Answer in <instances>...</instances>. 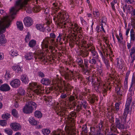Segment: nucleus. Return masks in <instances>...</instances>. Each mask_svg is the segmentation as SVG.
Masks as SVG:
<instances>
[{"label":"nucleus","instance_id":"a211bd4d","mask_svg":"<svg viewBox=\"0 0 135 135\" xmlns=\"http://www.w3.org/2000/svg\"><path fill=\"white\" fill-rule=\"evenodd\" d=\"M21 79L22 83L25 84H27L29 81L28 77L25 74H23L21 75Z\"/></svg>","mask_w":135,"mask_h":135},{"label":"nucleus","instance_id":"cd10ccee","mask_svg":"<svg viewBox=\"0 0 135 135\" xmlns=\"http://www.w3.org/2000/svg\"><path fill=\"white\" fill-rule=\"evenodd\" d=\"M91 54L93 58H95V59H98V55L97 52L94 49H91L90 50Z\"/></svg>","mask_w":135,"mask_h":135},{"label":"nucleus","instance_id":"2eb2a0df","mask_svg":"<svg viewBox=\"0 0 135 135\" xmlns=\"http://www.w3.org/2000/svg\"><path fill=\"white\" fill-rule=\"evenodd\" d=\"M70 123L71 121H69L68 123H70L69 124L66 126V128L68 129L67 132L70 134L71 132H72V129L74 128L73 127L75 125L74 122H73V123L71 122V123Z\"/></svg>","mask_w":135,"mask_h":135},{"label":"nucleus","instance_id":"a19ab883","mask_svg":"<svg viewBox=\"0 0 135 135\" xmlns=\"http://www.w3.org/2000/svg\"><path fill=\"white\" fill-rule=\"evenodd\" d=\"M62 134V131L60 129L57 131L54 132L52 135H61Z\"/></svg>","mask_w":135,"mask_h":135},{"label":"nucleus","instance_id":"7ed1b4c3","mask_svg":"<svg viewBox=\"0 0 135 135\" xmlns=\"http://www.w3.org/2000/svg\"><path fill=\"white\" fill-rule=\"evenodd\" d=\"M41 48L42 50H40L43 52V55L45 57L44 54V49H45V51L47 52L48 50V48L50 50H53L54 47L53 46L57 47V44L55 42L54 40L51 39L50 40V38L48 37H46L41 42Z\"/></svg>","mask_w":135,"mask_h":135},{"label":"nucleus","instance_id":"423d86ee","mask_svg":"<svg viewBox=\"0 0 135 135\" xmlns=\"http://www.w3.org/2000/svg\"><path fill=\"white\" fill-rule=\"evenodd\" d=\"M36 104L32 102H30L26 104L23 109V112L26 114L31 113L33 109H36Z\"/></svg>","mask_w":135,"mask_h":135},{"label":"nucleus","instance_id":"f3484780","mask_svg":"<svg viewBox=\"0 0 135 135\" xmlns=\"http://www.w3.org/2000/svg\"><path fill=\"white\" fill-rule=\"evenodd\" d=\"M26 92L24 89L21 87L18 90V95L17 97L20 98L21 97L24 96Z\"/></svg>","mask_w":135,"mask_h":135},{"label":"nucleus","instance_id":"79ce46f5","mask_svg":"<svg viewBox=\"0 0 135 135\" xmlns=\"http://www.w3.org/2000/svg\"><path fill=\"white\" fill-rule=\"evenodd\" d=\"M2 116L3 118L7 119L10 117L11 115L9 113H7L3 114Z\"/></svg>","mask_w":135,"mask_h":135},{"label":"nucleus","instance_id":"4be33fe9","mask_svg":"<svg viewBox=\"0 0 135 135\" xmlns=\"http://www.w3.org/2000/svg\"><path fill=\"white\" fill-rule=\"evenodd\" d=\"M28 8L29 9H30V8L31 9V11H32L33 12H36L39 11L41 9V7L39 6H35L33 8H31L29 5H28ZM32 12L30 13H31Z\"/></svg>","mask_w":135,"mask_h":135},{"label":"nucleus","instance_id":"e433bc0d","mask_svg":"<svg viewBox=\"0 0 135 135\" xmlns=\"http://www.w3.org/2000/svg\"><path fill=\"white\" fill-rule=\"evenodd\" d=\"M42 132L44 135H48L50 132V130L48 129H42Z\"/></svg>","mask_w":135,"mask_h":135},{"label":"nucleus","instance_id":"5701e85b","mask_svg":"<svg viewBox=\"0 0 135 135\" xmlns=\"http://www.w3.org/2000/svg\"><path fill=\"white\" fill-rule=\"evenodd\" d=\"M123 8L124 12L126 11L128 13H129L130 12L132 8V7L130 5L127 6V4H126L123 6Z\"/></svg>","mask_w":135,"mask_h":135},{"label":"nucleus","instance_id":"ddd939ff","mask_svg":"<svg viewBox=\"0 0 135 135\" xmlns=\"http://www.w3.org/2000/svg\"><path fill=\"white\" fill-rule=\"evenodd\" d=\"M117 67L119 69H122L124 66V61L121 58H118L117 59Z\"/></svg>","mask_w":135,"mask_h":135},{"label":"nucleus","instance_id":"13d9d810","mask_svg":"<svg viewBox=\"0 0 135 135\" xmlns=\"http://www.w3.org/2000/svg\"><path fill=\"white\" fill-rule=\"evenodd\" d=\"M82 46L84 47H87V46L88 45V44H87V42L84 40H83L82 42Z\"/></svg>","mask_w":135,"mask_h":135},{"label":"nucleus","instance_id":"5fc2aeb1","mask_svg":"<svg viewBox=\"0 0 135 135\" xmlns=\"http://www.w3.org/2000/svg\"><path fill=\"white\" fill-rule=\"evenodd\" d=\"M7 124L6 121L5 120H0V125L2 126H5Z\"/></svg>","mask_w":135,"mask_h":135},{"label":"nucleus","instance_id":"f704fd0d","mask_svg":"<svg viewBox=\"0 0 135 135\" xmlns=\"http://www.w3.org/2000/svg\"><path fill=\"white\" fill-rule=\"evenodd\" d=\"M4 131L8 135H12L13 134V131L10 128H7L5 129Z\"/></svg>","mask_w":135,"mask_h":135},{"label":"nucleus","instance_id":"4c0bfd02","mask_svg":"<svg viewBox=\"0 0 135 135\" xmlns=\"http://www.w3.org/2000/svg\"><path fill=\"white\" fill-rule=\"evenodd\" d=\"M71 89V86L69 84H68L65 85L64 89L67 92L66 93H68V91H70Z\"/></svg>","mask_w":135,"mask_h":135},{"label":"nucleus","instance_id":"8fccbe9b","mask_svg":"<svg viewBox=\"0 0 135 135\" xmlns=\"http://www.w3.org/2000/svg\"><path fill=\"white\" fill-rule=\"evenodd\" d=\"M110 129L113 132H115L117 130V128L113 124L111 125Z\"/></svg>","mask_w":135,"mask_h":135},{"label":"nucleus","instance_id":"2f4dec72","mask_svg":"<svg viewBox=\"0 0 135 135\" xmlns=\"http://www.w3.org/2000/svg\"><path fill=\"white\" fill-rule=\"evenodd\" d=\"M116 37L118 39V42L120 43H122L123 38L122 33H119V36H116Z\"/></svg>","mask_w":135,"mask_h":135},{"label":"nucleus","instance_id":"f8f14e48","mask_svg":"<svg viewBox=\"0 0 135 135\" xmlns=\"http://www.w3.org/2000/svg\"><path fill=\"white\" fill-rule=\"evenodd\" d=\"M70 28L74 32L78 33H81L82 31L81 28L78 27V25L75 23L71 24Z\"/></svg>","mask_w":135,"mask_h":135},{"label":"nucleus","instance_id":"e2e57ef3","mask_svg":"<svg viewBox=\"0 0 135 135\" xmlns=\"http://www.w3.org/2000/svg\"><path fill=\"white\" fill-rule=\"evenodd\" d=\"M61 108V107H60ZM59 112V115H63L65 114V113L64 112H63L62 109H59L58 111Z\"/></svg>","mask_w":135,"mask_h":135},{"label":"nucleus","instance_id":"09e8293b","mask_svg":"<svg viewBox=\"0 0 135 135\" xmlns=\"http://www.w3.org/2000/svg\"><path fill=\"white\" fill-rule=\"evenodd\" d=\"M135 53V48L134 47H133L131 50V51L130 53V55L131 56V58L132 57V55L133 54Z\"/></svg>","mask_w":135,"mask_h":135},{"label":"nucleus","instance_id":"7c9ffc66","mask_svg":"<svg viewBox=\"0 0 135 135\" xmlns=\"http://www.w3.org/2000/svg\"><path fill=\"white\" fill-rule=\"evenodd\" d=\"M17 28L20 30H23V25L22 22L18 21L17 22Z\"/></svg>","mask_w":135,"mask_h":135},{"label":"nucleus","instance_id":"69168bd1","mask_svg":"<svg viewBox=\"0 0 135 135\" xmlns=\"http://www.w3.org/2000/svg\"><path fill=\"white\" fill-rule=\"evenodd\" d=\"M132 42L131 41L130 43H129L128 42H127V46L128 49H129L131 48L132 45Z\"/></svg>","mask_w":135,"mask_h":135},{"label":"nucleus","instance_id":"f257e3e1","mask_svg":"<svg viewBox=\"0 0 135 135\" xmlns=\"http://www.w3.org/2000/svg\"><path fill=\"white\" fill-rule=\"evenodd\" d=\"M30 0H17L16 2L15 7H12L10 10V15L4 17L0 21V46L5 44L6 40L3 33L5 32L6 28L8 27L10 25L12 20L14 18V16L16 12L22 8L26 12L30 13L31 9H29L28 2Z\"/></svg>","mask_w":135,"mask_h":135},{"label":"nucleus","instance_id":"20e7f679","mask_svg":"<svg viewBox=\"0 0 135 135\" xmlns=\"http://www.w3.org/2000/svg\"><path fill=\"white\" fill-rule=\"evenodd\" d=\"M33 55L34 56L35 60L36 61L43 60L44 59L43 52L41 51H38L33 53L32 52L27 53L25 55V57L26 60H30L33 59Z\"/></svg>","mask_w":135,"mask_h":135},{"label":"nucleus","instance_id":"9b49d317","mask_svg":"<svg viewBox=\"0 0 135 135\" xmlns=\"http://www.w3.org/2000/svg\"><path fill=\"white\" fill-rule=\"evenodd\" d=\"M10 126L12 130L15 131L20 130L22 128L20 124L16 122L11 123L10 124Z\"/></svg>","mask_w":135,"mask_h":135},{"label":"nucleus","instance_id":"4d7b16f0","mask_svg":"<svg viewBox=\"0 0 135 135\" xmlns=\"http://www.w3.org/2000/svg\"><path fill=\"white\" fill-rule=\"evenodd\" d=\"M101 20L102 23H104L105 24L107 22V18L105 17H102Z\"/></svg>","mask_w":135,"mask_h":135},{"label":"nucleus","instance_id":"aec40b11","mask_svg":"<svg viewBox=\"0 0 135 135\" xmlns=\"http://www.w3.org/2000/svg\"><path fill=\"white\" fill-rule=\"evenodd\" d=\"M28 120L30 123L33 125H36L38 123V122L33 117H30Z\"/></svg>","mask_w":135,"mask_h":135},{"label":"nucleus","instance_id":"c03bdc74","mask_svg":"<svg viewBox=\"0 0 135 135\" xmlns=\"http://www.w3.org/2000/svg\"><path fill=\"white\" fill-rule=\"evenodd\" d=\"M119 104L117 103L115 104V108L114 109V111L115 112H117L119 110Z\"/></svg>","mask_w":135,"mask_h":135},{"label":"nucleus","instance_id":"3c124183","mask_svg":"<svg viewBox=\"0 0 135 135\" xmlns=\"http://www.w3.org/2000/svg\"><path fill=\"white\" fill-rule=\"evenodd\" d=\"M97 59H95V58H93L91 60H89V62L93 64H95L96 63V60Z\"/></svg>","mask_w":135,"mask_h":135},{"label":"nucleus","instance_id":"a18cd8bd","mask_svg":"<svg viewBox=\"0 0 135 135\" xmlns=\"http://www.w3.org/2000/svg\"><path fill=\"white\" fill-rule=\"evenodd\" d=\"M133 85H135V77L133 75L132 76L130 88L132 87Z\"/></svg>","mask_w":135,"mask_h":135},{"label":"nucleus","instance_id":"6ab92c4d","mask_svg":"<svg viewBox=\"0 0 135 135\" xmlns=\"http://www.w3.org/2000/svg\"><path fill=\"white\" fill-rule=\"evenodd\" d=\"M87 104H88L86 101H82L78 105L77 107L79 109H81L82 107L85 109H86L87 106Z\"/></svg>","mask_w":135,"mask_h":135},{"label":"nucleus","instance_id":"dca6fc26","mask_svg":"<svg viewBox=\"0 0 135 135\" xmlns=\"http://www.w3.org/2000/svg\"><path fill=\"white\" fill-rule=\"evenodd\" d=\"M93 17L95 19H97L100 16V13L98 9L94 7L93 9Z\"/></svg>","mask_w":135,"mask_h":135},{"label":"nucleus","instance_id":"6e6d98bb","mask_svg":"<svg viewBox=\"0 0 135 135\" xmlns=\"http://www.w3.org/2000/svg\"><path fill=\"white\" fill-rule=\"evenodd\" d=\"M52 99V97L51 96L46 97L45 99V101H47L48 102H51V101Z\"/></svg>","mask_w":135,"mask_h":135},{"label":"nucleus","instance_id":"052dcab7","mask_svg":"<svg viewBox=\"0 0 135 135\" xmlns=\"http://www.w3.org/2000/svg\"><path fill=\"white\" fill-rule=\"evenodd\" d=\"M44 13L46 14H47L49 13L50 11V9L48 7H46L45 8H44Z\"/></svg>","mask_w":135,"mask_h":135},{"label":"nucleus","instance_id":"864d4df0","mask_svg":"<svg viewBox=\"0 0 135 135\" xmlns=\"http://www.w3.org/2000/svg\"><path fill=\"white\" fill-rule=\"evenodd\" d=\"M130 41L133 42L135 41V34L130 35Z\"/></svg>","mask_w":135,"mask_h":135},{"label":"nucleus","instance_id":"f03ea898","mask_svg":"<svg viewBox=\"0 0 135 135\" xmlns=\"http://www.w3.org/2000/svg\"><path fill=\"white\" fill-rule=\"evenodd\" d=\"M53 16V20L55 21L57 24L60 27H65V25L68 22L69 16L68 13L65 12H59L55 15L52 14Z\"/></svg>","mask_w":135,"mask_h":135},{"label":"nucleus","instance_id":"de8ad7c7","mask_svg":"<svg viewBox=\"0 0 135 135\" xmlns=\"http://www.w3.org/2000/svg\"><path fill=\"white\" fill-rule=\"evenodd\" d=\"M31 38V36L30 33L29 32L27 33V34L25 38V40L26 42H27L29 41L30 39Z\"/></svg>","mask_w":135,"mask_h":135},{"label":"nucleus","instance_id":"37998d69","mask_svg":"<svg viewBox=\"0 0 135 135\" xmlns=\"http://www.w3.org/2000/svg\"><path fill=\"white\" fill-rule=\"evenodd\" d=\"M129 106L126 105L124 112L125 115H127L129 111Z\"/></svg>","mask_w":135,"mask_h":135},{"label":"nucleus","instance_id":"9d476101","mask_svg":"<svg viewBox=\"0 0 135 135\" xmlns=\"http://www.w3.org/2000/svg\"><path fill=\"white\" fill-rule=\"evenodd\" d=\"M23 22L25 26L30 27L33 23V20L29 17H26L24 19Z\"/></svg>","mask_w":135,"mask_h":135},{"label":"nucleus","instance_id":"a878e982","mask_svg":"<svg viewBox=\"0 0 135 135\" xmlns=\"http://www.w3.org/2000/svg\"><path fill=\"white\" fill-rule=\"evenodd\" d=\"M45 25L40 24H37L36 25V28L38 30L42 31H44L45 29Z\"/></svg>","mask_w":135,"mask_h":135},{"label":"nucleus","instance_id":"39448f33","mask_svg":"<svg viewBox=\"0 0 135 135\" xmlns=\"http://www.w3.org/2000/svg\"><path fill=\"white\" fill-rule=\"evenodd\" d=\"M42 89L41 84L36 82H32L29 84L27 91L29 92V90L30 91L31 90L34 89L33 91L37 95H39L41 93Z\"/></svg>","mask_w":135,"mask_h":135},{"label":"nucleus","instance_id":"49530a36","mask_svg":"<svg viewBox=\"0 0 135 135\" xmlns=\"http://www.w3.org/2000/svg\"><path fill=\"white\" fill-rule=\"evenodd\" d=\"M132 101V98L131 97H129L127 98L126 105L129 106L130 104Z\"/></svg>","mask_w":135,"mask_h":135},{"label":"nucleus","instance_id":"0eeeda50","mask_svg":"<svg viewBox=\"0 0 135 135\" xmlns=\"http://www.w3.org/2000/svg\"><path fill=\"white\" fill-rule=\"evenodd\" d=\"M126 122V118L123 117L119 118H116L115 119V123L117 128L120 129H124L125 128L124 124Z\"/></svg>","mask_w":135,"mask_h":135},{"label":"nucleus","instance_id":"0e129e2a","mask_svg":"<svg viewBox=\"0 0 135 135\" xmlns=\"http://www.w3.org/2000/svg\"><path fill=\"white\" fill-rule=\"evenodd\" d=\"M125 2L128 4H133L134 3V0H125Z\"/></svg>","mask_w":135,"mask_h":135},{"label":"nucleus","instance_id":"72a5a7b5","mask_svg":"<svg viewBox=\"0 0 135 135\" xmlns=\"http://www.w3.org/2000/svg\"><path fill=\"white\" fill-rule=\"evenodd\" d=\"M12 114L15 118H17L18 117V113L15 109H13L12 111Z\"/></svg>","mask_w":135,"mask_h":135},{"label":"nucleus","instance_id":"ea45409f","mask_svg":"<svg viewBox=\"0 0 135 135\" xmlns=\"http://www.w3.org/2000/svg\"><path fill=\"white\" fill-rule=\"evenodd\" d=\"M78 64L79 66L81 68H83L84 66L83 64V60L80 59H78L77 60Z\"/></svg>","mask_w":135,"mask_h":135},{"label":"nucleus","instance_id":"58836bf2","mask_svg":"<svg viewBox=\"0 0 135 135\" xmlns=\"http://www.w3.org/2000/svg\"><path fill=\"white\" fill-rule=\"evenodd\" d=\"M131 22L133 28L135 29V18L133 17L132 18Z\"/></svg>","mask_w":135,"mask_h":135},{"label":"nucleus","instance_id":"4468645a","mask_svg":"<svg viewBox=\"0 0 135 135\" xmlns=\"http://www.w3.org/2000/svg\"><path fill=\"white\" fill-rule=\"evenodd\" d=\"M10 89L9 85L7 84H3L0 86V90L3 92L8 91Z\"/></svg>","mask_w":135,"mask_h":135},{"label":"nucleus","instance_id":"bb28decb","mask_svg":"<svg viewBox=\"0 0 135 135\" xmlns=\"http://www.w3.org/2000/svg\"><path fill=\"white\" fill-rule=\"evenodd\" d=\"M35 116L38 118H41L42 116V114L41 112L38 110L35 111L34 113Z\"/></svg>","mask_w":135,"mask_h":135},{"label":"nucleus","instance_id":"680f3d73","mask_svg":"<svg viewBox=\"0 0 135 135\" xmlns=\"http://www.w3.org/2000/svg\"><path fill=\"white\" fill-rule=\"evenodd\" d=\"M38 75L41 78L44 77L45 76L44 74L42 72H39L38 73Z\"/></svg>","mask_w":135,"mask_h":135},{"label":"nucleus","instance_id":"c9c22d12","mask_svg":"<svg viewBox=\"0 0 135 135\" xmlns=\"http://www.w3.org/2000/svg\"><path fill=\"white\" fill-rule=\"evenodd\" d=\"M36 44V41L35 40H32L29 42V45L30 47H32L35 46Z\"/></svg>","mask_w":135,"mask_h":135},{"label":"nucleus","instance_id":"473e14b6","mask_svg":"<svg viewBox=\"0 0 135 135\" xmlns=\"http://www.w3.org/2000/svg\"><path fill=\"white\" fill-rule=\"evenodd\" d=\"M6 79L8 80L11 78V75L10 74V72L9 70L6 71V73L5 76Z\"/></svg>","mask_w":135,"mask_h":135},{"label":"nucleus","instance_id":"c85d7f7f","mask_svg":"<svg viewBox=\"0 0 135 135\" xmlns=\"http://www.w3.org/2000/svg\"><path fill=\"white\" fill-rule=\"evenodd\" d=\"M57 3H53V6H52L51 9L53 11V12L55 14L56 13V12L57 11L58 9L57 7Z\"/></svg>","mask_w":135,"mask_h":135},{"label":"nucleus","instance_id":"b1692460","mask_svg":"<svg viewBox=\"0 0 135 135\" xmlns=\"http://www.w3.org/2000/svg\"><path fill=\"white\" fill-rule=\"evenodd\" d=\"M12 68L13 70L16 72L19 73L22 71V67L19 66H13Z\"/></svg>","mask_w":135,"mask_h":135},{"label":"nucleus","instance_id":"774afa93","mask_svg":"<svg viewBox=\"0 0 135 135\" xmlns=\"http://www.w3.org/2000/svg\"><path fill=\"white\" fill-rule=\"evenodd\" d=\"M51 22V18L49 17L47 19V20H46V22L47 25H49L50 23Z\"/></svg>","mask_w":135,"mask_h":135},{"label":"nucleus","instance_id":"c756f323","mask_svg":"<svg viewBox=\"0 0 135 135\" xmlns=\"http://www.w3.org/2000/svg\"><path fill=\"white\" fill-rule=\"evenodd\" d=\"M14 99H15V103L14 104V106L16 108H18L19 107V105L18 103V102L20 100V98L17 97V96H14Z\"/></svg>","mask_w":135,"mask_h":135},{"label":"nucleus","instance_id":"bf43d9fd","mask_svg":"<svg viewBox=\"0 0 135 135\" xmlns=\"http://www.w3.org/2000/svg\"><path fill=\"white\" fill-rule=\"evenodd\" d=\"M56 36L55 34L53 33H51L50 34V37H49L51 40V38H52V39H54L56 37Z\"/></svg>","mask_w":135,"mask_h":135},{"label":"nucleus","instance_id":"412c9836","mask_svg":"<svg viewBox=\"0 0 135 135\" xmlns=\"http://www.w3.org/2000/svg\"><path fill=\"white\" fill-rule=\"evenodd\" d=\"M9 54L12 57L17 56L18 55V52L15 49L11 50L9 52Z\"/></svg>","mask_w":135,"mask_h":135},{"label":"nucleus","instance_id":"6e6552de","mask_svg":"<svg viewBox=\"0 0 135 135\" xmlns=\"http://www.w3.org/2000/svg\"><path fill=\"white\" fill-rule=\"evenodd\" d=\"M63 74L65 76V78L67 79H71L72 77L73 79L77 77V76L76 73L70 71H65L64 72H63Z\"/></svg>","mask_w":135,"mask_h":135},{"label":"nucleus","instance_id":"603ef678","mask_svg":"<svg viewBox=\"0 0 135 135\" xmlns=\"http://www.w3.org/2000/svg\"><path fill=\"white\" fill-rule=\"evenodd\" d=\"M62 36V35L61 34H59V36H57V39H56V43L57 45V42L58 41L60 42L61 41V39H62V38H61Z\"/></svg>","mask_w":135,"mask_h":135},{"label":"nucleus","instance_id":"393cba45","mask_svg":"<svg viewBox=\"0 0 135 135\" xmlns=\"http://www.w3.org/2000/svg\"><path fill=\"white\" fill-rule=\"evenodd\" d=\"M41 82L43 84L48 85L50 84L51 80L47 78H43L41 80Z\"/></svg>","mask_w":135,"mask_h":135},{"label":"nucleus","instance_id":"1a4fd4ad","mask_svg":"<svg viewBox=\"0 0 135 135\" xmlns=\"http://www.w3.org/2000/svg\"><path fill=\"white\" fill-rule=\"evenodd\" d=\"M10 84L13 88H17L20 86V81L19 79H15L12 80L10 81Z\"/></svg>","mask_w":135,"mask_h":135},{"label":"nucleus","instance_id":"338daca9","mask_svg":"<svg viewBox=\"0 0 135 135\" xmlns=\"http://www.w3.org/2000/svg\"><path fill=\"white\" fill-rule=\"evenodd\" d=\"M128 77H126L125 79V81H124L125 85L127 87V83H128Z\"/></svg>","mask_w":135,"mask_h":135}]
</instances>
